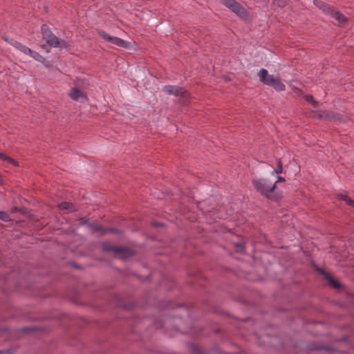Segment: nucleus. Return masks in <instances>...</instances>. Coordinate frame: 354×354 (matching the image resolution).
I'll use <instances>...</instances> for the list:
<instances>
[{"label":"nucleus","mask_w":354,"mask_h":354,"mask_svg":"<svg viewBox=\"0 0 354 354\" xmlns=\"http://www.w3.org/2000/svg\"><path fill=\"white\" fill-rule=\"evenodd\" d=\"M252 185L258 192L268 199L276 201L281 198V193L276 186V183L261 178L254 179Z\"/></svg>","instance_id":"obj_1"},{"label":"nucleus","mask_w":354,"mask_h":354,"mask_svg":"<svg viewBox=\"0 0 354 354\" xmlns=\"http://www.w3.org/2000/svg\"><path fill=\"white\" fill-rule=\"evenodd\" d=\"M259 81L266 86L272 87L277 91H283L286 90L285 84L278 77L270 75L265 68H261L258 73Z\"/></svg>","instance_id":"obj_2"},{"label":"nucleus","mask_w":354,"mask_h":354,"mask_svg":"<svg viewBox=\"0 0 354 354\" xmlns=\"http://www.w3.org/2000/svg\"><path fill=\"white\" fill-rule=\"evenodd\" d=\"M41 33L46 43L53 48H64L67 47V43L62 39H59L56 37L50 30L48 26L43 24L41 28Z\"/></svg>","instance_id":"obj_3"},{"label":"nucleus","mask_w":354,"mask_h":354,"mask_svg":"<svg viewBox=\"0 0 354 354\" xmlns=\"http://www.w3.org/2000/svg\"><path fill=\"white\" fill-rule=\"evenodd\" d=\"M162 91L168 95L181 97L185 100L189 98V93L183 88L178 86L167 85L162 88Z\"/></svg>","instance_id":"obj_4"},{"label":"nucleus","mask_w":354,"mask_h":354,"mask_svg":"<svg viewBox=\"0 0 354 354\" xmlns=\"http://www.w3.org/2000/svg\"><path fill=\"white\" fill-rule=\"evenodd\" d=\"M104 250L111 251L114 254H122L124 257H131L133 254V252L131 249L124 247L108 246L104 247Z\"/></svg>","instance_id":"obj_5"},{"label":"nucleus","mask_w":354,"mask_h":354,"mask_svg":"<svg viewBox=\"0 0 354 354\" xmlns=\"http://www.w3.org/2000/svg\"><path fill=\"white\" fill-rule=\"evenodd\" d=\"M319 118L333 122H341L340 115L332 111H326L319 115Z\"/></svg>","instance_id":"obj_6"},{"label":"nucleus","mask_w":354,"mask_h":354,"mask_svg":"<svg viewBox=\"0 0 354 354\" xmlns=\"http://www.w3.org/2000/svg\"><path fill=\"white\" fill-rule=\"evenodd\" d=\"M230 9L242 19H245L248 17V12L238 2H236Z\"/></svg>","instance_id":"obj_7"},{"label":"nucleus","mask_w":354,"mask_h":354,"mask_svg":"<svg viewBox=\"0 0 354 354\" xmlns=\"http://www.w3.org/2000/svg\"><path fill=\"white\" fill-rule=\"evenodd\" d=\"M330 16L335 21V23L338 25H342L346 21V17L337 10H333Z\"/></svg>","instance_id":"obj_8"},{"label":"nucleus","mask_w":354,"mask_h":354,"mask_svg":"<svg viewBox=\"0 0 354 354\" xmlns=\"http://www.w3.org/2000/svg\"><path fill=\"white\" fill-rule=\"evenodd\" d=\"M315 4L323 10L326 14L330 15L332 12L333 11V8L330 7L329 5L319 1V0H314Z\"/></svg>","instance_id":"obj_9"},{"label":"nucleus","mask_w":354,"mask_h":354,"mask_svg":"<svg viewBox=\"0 0 354 354\" xmlns=\"http://www.w3.org/2000/svg\"><path fill=\"white\" fill-rule=\"evenodd\" d=\"M10 44L13 46L15 48L18 49L21 52L24 53L26 55H28L29 53H31V49L27 47L26 46L18 42L17 41H12Z\"/></svg>","instance_id":"obj_10"},{"label":"nucleus","mask_w":354,"mask_h":354,"mask_svg":"<svg viewBox=\"0 0 354 354\" xmlns=\"http://www.w3.org/2000/svg\"><path fill=\"white\" fill-rule=\"evenodd\" d=\"M95 232H99L102 235L111 233V234H120V232L118 230L112 227H102L101 226H97L95 230Z\"/></svg>","instance_id":"obj_11"},{"label":"nucleus","mask_w":354,"mask_h":354,"mask_svg":"<svg viewBox=\"0 0 354 354\" xmlns=\"http://www.w3.org/2000/svg\"><path fill=\"white\" fill-rule=\"evenodd\" d=\"M69 96L74 100H78L84 97V93L76 87L71 88Z\"/></svg>","instance_id":"obj_12"},{"label":"nucleus","mask_w":354,"mask_h":354,"mask_svg":"<svg viewBox=\"0 0 354 354\" xmlns=\"http://www.w3.org/2000/svg\"><path fill=\"white\" fill-rule=\"evenodd\" d=\"M321 273L333 287L337 288L340 286V284L335 279H334L333 277H331L328 272L322 270Z\"/></svg>","instance_id":"obj_13"},{"label":"nucleus","mask_w":354,"mask_h":354,"mask_svg":"<svg viewBox=\"0 0 354 354\" xmlns=\"http://www.w3.org/2000/svg\"><path fill=\"white\" fill-rule=\"evenodd\" d=\"M112 44L118 46L119 47L129 48L131 46V44L121 38L115 37Z\"/></svg>","instance_id":"obj_14"},{"label":"nucleus","mask_w":354,"mask_h":354,"mask_svg":"<svg viewBox=\"0 0 354 354\" xmlns=\"http://www.w3.org/2000/svg\"><path fill=\"white\" fill-rule=\"evenodd\" d=\"M97 32L98 35L105 41L110 42L111 44L113 43L115 36H111L102 30H98Z\"/></svg>","instance_id":"obj_15"},{"label":"nucleus","mask_w":354,"mask_h":354,"mask_svg":"<svg viewBox=\"0 0 354 354\" xmlns=\"http://www.w3.org/2000/svg\"><path fill=\"white\" fill-rule=\"evenodd\" d=\"M277 163L276 169H274L273 171H272L270 172V174L272 176H273L274 174H282V172H283V164H282L281 158H278L277 160Z\"/></svg>","instance_id":"obj_16"},{"label":"nucleus","mask_w":354,"mask_h":354,"mask_svg":"<svg viewBox=\"0 0 354 354\" xmlns=\"http://www.w3.org/2000/svg\"><path fill=\"white\" fill-rule=\"evenodd\" d=\"M59 208L61 209H66L71 212L75 211V208L73 203L69 202H62L59 204Z\"/></svg>","instance_id":"obj_17"},{"label":"nucleus","mask_w":354,"mask_h":354,"mask_svg":"<svg viewBox=\"0 0 354 354\" xmlns=\"http://www.w3.org/2000/svg\"><path fill=\"white\" fill-rule=\"evenodd\" d=\"M28 55L37 61L44 62L45 60L44 57L41 56L39 53H38L37 52L33 51L32 50H31V53H29Z\"/></svg>","instance_id":"obj_18"},{"label":"nucleus","mask_w":354,"mask_h":354,"mask_svg":"<svg viewBox=\"0 0 354 354\" xmlns=\"http://www.w3.org/2000/svg\"><path fill=\"white\" fill-rule=\"evenodd\" d=\"M272 1L273 5L279 8H283L286 4V0H273Z\"/></svg>","instance_id":"obj_19"},{"label":"nucleus","mask_w":354,"mask_h":354,"mask_svg":"<svg viewBox=\"0 0 354 354\" xmlns=\"http://www.w3.org/2000/svg\"><path fill=\"white\" fill-rule=\"evenodd\" d=\"M0 220L8 222L10 221L9 215L5 212H0Z\"/></svg>","instance_id":"obj_20"},{"label":"nucleus","mask_w":354,"mask_h":354,"mask_svg":"<svg viewBox=\"0 0 354 354\" xmlns=\"http://www.w3.org/2000/svg\"><path fill=\"white\" fill-rule=\"evenodd\" d=\"M236 1L235 0H223V4L229 9L234 6Z\"/></svg>","instance_id":"obj_21"},{"label":"nucleus","mask_w":354,"mask_h":354,"mask_svg":"<svg viewBox=\"0 0 354 354\" xmlns=\"http://www.w3.org/2000/svg\"><path fill=\"white\" fill-rule=\"evenodd\" d=\"M305 100L308 102H310L313 104V105L315 106V107H317V102L315 101H314L313 100V97L312 95H307L305 96Z\"/></svg>","instance_id":"obj_22"},{"label":"nucleus","mask_w":354,"mask_h":354,"mask_svg":"<svg viewBox=\"0 0 354 354\" xmlns=\"http://www.w3.org/2000/svg\"><path fill=\"white\" fill-rule=\"evenodd\" d=\"M235 248H236L237 252H243L244 250V246L243 244L241 243H235Z\"/></svg>","instance_id":"obj_23"},{"label":"nucleus","mask_w":354,"mask_h":354,"mask_svg":"<svg viewBox=\"0 0 354 354\" xmlns=\"http://www.w3.org/2000/svg\"><path fill=\"white\" fill-rule=\"evenodd\" d=\"M337 197L339 200H342L345 202L347 201V200L349 198V197L348 196V195L345 193H340L337 195Z\"/></svg>","instance_id":"obj_24"},{"label":"nucleus","mask_w":354,"mask_h":354,"mask_svg":"<svg viewBox=\"0 0 354 354\" xmlns=\"http://www.w3.org/2000/svg\"><path fill=\"white\" fill-rule=\"evenodd\" d=\"M346 203H347L348 205L354 208V200L349 198Z\"/></svg>","instance_id":"obj_25"},{"label":"nucleus","mask_w":354,"mask_h":354,"mask_svg":"<svg viewBox=\"0 0 354 354\" xmlns=\"http://www.w3.org/2000/svg\"><path fill=\"white\" fill-rule=\"evenodd\" d=\"M7 161L10 162L13 165H15V166L17 165V162L15 160L11 158L10 157H8V159L7 160Z\"/></svg>","instance_id":"obj_26"},{"label":"nucleus","mask_w":354,"mask_h":354,"mask_svg":"<svg viewBox=\"0 0 354 354\" xmlns=\"http://www.w3.org/2000/svg\"><path fill=\"white\" fill-rule=\"evenodd\" d=\"M8 157L9 156H7L4 153H0V159L4 160H7L8 159Z\"/></svg>","instance_id":"obj_27"},{"label":"nucleus","mask_w":354,"mask_h":354,"mask_svg":"<svg viewBox=\"0 0 354 354\" xmlns=\"http://www.w3.org/2000/svg\"><path fill=\"white\" fill-rule=\"evenodd\" d=\"M285 178L283 177H281V176H278L277 177V182H275L276 183H280V182H285Z\"/></svg>","instance_id":"obj_28"},{"label":"nucleus","mask_w":354,"mask_h":354,"mask_svg":"<svg viewBox=\"0 0 354 354\" xmlns=\"http://www.w3.org/2000/svg\"><path fill=\"white\" fill-rule=\"evenodd\" d=\"M153 225H154V226H157V227H158V226H160V225H162V224H160V223H154Z\"/></svg>","instance_id":"obj_29"},{"label":"nucleus","mask_w":354,"mask_h":354,"mask_svg":"<svg viewBox=\"0 0 354 354\" xmlns=\"http://www.w3.org/2000/svg\"><path fill=\"white\" fill-rule=\"evenodd\" d=\"M3 183V178L1 175L0 174V185Z\"/></svg>","instance_id":"obj_30"},{"label":"nucleus","mask_w":354,"mask_h":354,"mask_svg":"<svg viewBox=\"0 0 354 354\" xmlns=\"http://www.w3.org/2000/svg\"><path fill=\"white\" fill-rule=\"evenodd\" d=\"M12 212H17V207H15V208H13V209H12Z\"/></svg>","instance_id":"obj_31"}]
</instances>
